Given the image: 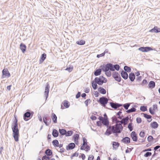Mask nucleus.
<instances>
[{
    "label": "nucleus",
    "instance_id": "obj_1",
    "mask_svg": "<svg viewBox=\"0 0 160 160\" xmlns=\"http://www.w3.org/2000/svg\"><path fill=\"white\" fill-rule=\"evenodd\" d=\"M108 128L104 134L107 136H109L112 133L117 132L120 133L123 129V127L120 124H116L114 125L107 127Z\"/></svg>",
    "mask_w": 160,
    "mask_h": 160
},
{
    "label": "nucleus",
    "instance_id": "obj_2",
    "mask_svg": "<svg viewBox=\"0 0 160 160\" xmlns=\"http://www.w3.org/2000/svg\"><path fill=\"white\" fill-rule=\"evenodd\" d=\"M15 120L12 124V128L13 132L12 136L16 142H18L19 140V129L18 128V119L15 115Z\"/></svg>",
    "mask_w": 160,
    "mask_h": 160
},
{
    "label": "nucleus",
    "instance_id": "obj_3",
    "mask_svg": "<svg viewBox=\"0 0 160 160\" xmlns=\"http://www.w3.org/2000/svg\"><path fill=\"white\" fill-rule=\"evenodd\" d=\"M83 143L81 144L80 149L81 150H85L86 152H88L90 150V146L88 145L87 140L85 138H83Z\"/></svg>",
    "mask_w": 160,
    "mask_h": 160
},
{
    "label": "nucleus",
    "instance_id": "obj_4",
    "mask_svg": "<svg viewBox=\"0 0 160 160\" xmlns=\"http://www.w3.org/2000/svg\"><path fill=\"white\" fill-rule=\"evenodd\" d=\"M112 64L111 63H108L106 64H103L100 66V68H102L103 72L108 71L109 70L112 71Z\"/></svg>",
    "mask_w": 160,
    "mask_h": 160
},
{
    "label": "nucleus",
    "instance_id": "obj_5",
    "mask_svg": "<svg viewBox=\"0 0 160 160\" xmlns=\"http://www.w3.org/2000/svg\"><path fill=\"white\" fill-rule=\"evenodd\" d=\"M107 81V79L102 76H100L99 78L96 77L94 79L95 82L99 85H102L103 83L106 82Z\"/></svg>",
    "mask_w": 160,
    "mask_h": 160
},
{
    "label": "nucleus",
    "instance_id": "obj_6",
    "mask_svg": "<svg viewBox=\"0 0 160 160\" xmlns=\"http://www.w3.org/2000/svg\"><path fill=\"white\" fill-rule=\"evenodd\" d=\"M98 102L104 108H106V105L108 103V100L106 97L102 96L99 98V99L98 100Z\"/></svg>",
    "mask_w": 160,
    "mask_h": 160
},
{
    "label": "nucleus",
    "instance_id": "obj_7",
    "mask_svg": "<svg viewBox=\"0 0 160 160\" xmlns=\"http://www.w3.org/2000/svg\"><path fill=\"white\" fill-rule=\"evenodd\" d=\"M33 114V112H31L28 110L23 115L24 120L26 121H28L32 117Z\"/></svg>",
    "mask_w": 160,
    "mask_h": 160
},
{
    "label": "nucleus",
    "instance_id": "obj_8",
    "mask_svg": "<svg viewBox=\"0 0 160 160\" xmlns=\"http://www.w3.org/2000/svg\"><path fill=\"white\" fill-rule=\"evenodd\" d=\"M112 77L115 80L120 82L121 81V78L120 77V74L117 72H113L112 73Z\"/></svg>",
    "mask_w": 160,
    "mask_h": 160
},
{
    "label": "nucleus",
    "instance_id": "obj_9",
    "mask_svg": "<svg viewBox=\"0 0 160 160\" xmlns=\"http://www.w3.org/2000/svg\"><path fill=\"white\" fill-rule=\"evenodd\" d=\"M10 76V73L7 69H4L2 71V78H4L6 77L8 78Z\"/></svg>",
    "mask_w": 160,
    "mask_h": 160
},
{
    "label": "nucleus",
    "instance_id": "obj_10",
    "mask_svg": "<svg viewBox=\"0 0 160 160\" xmlns=\"http://www.w3.org/2000/svg\"><path fill=\"white\" fill-rule=\"evenodd\" d=\"M138 50L143 52H147L152 50V48L149 47H142L138 48Z\"/></svg>",
    "mask_w": 160,
    "mask_h": 160
},
{
    "label": "nucleus",
    "instance_id": "obj_11",
    "mask_svg": "<svg viewBox=\"0 0 160 160\" xmlns=\"http://www.w3.org/2000/svg\"><path fill=\"white\" fill-rule=\"evenodd\" d=\"M130 136L131 137L132 140L134 142H137L138 140V138L137 134L135 131H132L130 134Z\"/></svg>",
    "mask_w": 160,
    "mask_h": 160
},
{
    "label": "nucleus",
    "instance_id": "obj_12",
    "mask_svg": "<svg viewBox=\"0 0 160 160\" xmlns=\"http://www.w3.org/2000/svg\"><path fill=\"white\" fill-rule=\"evenodd\" d=\"M49 91V84L47 83L46 85L44 92V95L46 98V100L48 98V93Z\"/></svg>",
    "mask_w": 160,
    "mask_h": 160
},
{
    "label": "nucleus",
    "instance_id": "obj_13",
    "mask_svg": "<svg viewBox=\"0 0 160 160\" xmlns=\"http://www.w3.org/2000/svg\"><path fill=\"white\" fill-rule=\"evenodd\" d=\"M75 147V144L72 142L69 143L68 145L66 146V149L67 150H69L74 149Z\"/></svg>",
    "mask_w": 160,
    "mask_h": 160
},
{
    "label": "nucleus",
    "instance_id": "obj_14",
    "mask_svg": "<svg viewBox=\"0 0 160 160\" xmlns=\"http://www.w3.org/2000/svg\"><path fill=\"white\" fill-rule=\"evenodd\" d=\"M121 74L122 77L124 79L126 80L128 78V76L127 72L122 70L121 72Z\"/></svg>",
    "mask_w": 160,
    "mask_h": 160
},
{
    "label": "nucleus",
    "instance_id": "obj_15",
    "mask_svg": "<svg viewBox=\"0 0 160 160\" xmlns=\"http://www.w3.org/2000/svg\"><path fill=\"white\" fill-rule=\"evenodd\" d=\"M121 142L125 144H128L130 142V139L129 137H126L122 139Z\"/></svg>",
    "mask_w": 160,
    "mask_h": 160
},
{
    "label": "nucleus",
    "instance_id": "obj_16",
    "mask_svg": "<svg viewBox=\"0 0 160 160\" xmlns=\"http://www.w3.org/2000/svg\"><path fill=\"white\" fill-rule=\"evenodd\" d=\"M102 123L104 125L108 127L109 124L108 118H104L102 120Z\"/></svg>",
    "mask_w": 160,
    "mask_h": 160
},
{
    "label": "nucleus",
    "instance_id": "obj_17",
    "mask_svg": "<svg viewBox=\"0 0 160 160\" xmlns=\"http://www.w3.org/2000/svg\"><path fill=\"white\" fill-rule=\"evenodd\" d=\"M149 31L152 32H160V28L156 26H155L153 28L150 30Z\"/></svg>",
    "mask_w": 160,
    "mask_h": 160
},
{
    "label": "nucleus",
    "instance_id": "obj_18",
    "mask_svg": "<svg viewBox=\"0 0 160 160\" xmlns=\"http://www.w3.org/2000/svg\"><path fill=\"white\" fill-rule=\"evenodd\" d=\"M155 82L152 81H151L149 82L148 84V88H149L152 89L155 88Z\"/></svg>",
    "mask_w": 160,
    "mask_h": 160
},
{
    "label": "nucleus",
    "instance_id": "obj_19",
    "mask_svg": "<svg viewBox=\"0 0 160 160\" xmlns=\"http://www.w3.org/2000/svg\"><path fill=\"white\" fill-rule=\"evenodd\" d=\"M46 58V54L45 53L42 54L39 60V64H41L43 62Z\"/></svg>",
    "mask_w": 160,
    "mask_h": 160
},
{
    "label": "nucleus",
    "instance_id": "obj_20",
    "mask_svg": "<svg viewBox=\"0 0 160 160\" xmlns=\"http://www.w3.org/2000/svg\"><path fill=\"white\" fill-rule=\"evenodd\" d=\"M150 126L152 128L155 129L158 128V124L157 122L153 121L151 123Z\"/></svg>",
    "mask_w": 160,
    "mask_h": 160
},
{
    "label": "nucleus",
    "instance_id": "obj_21",
    "mask_svg": "<svg viewBox=\"0 0 160 160\" xmlns=\"http://www.w3.org/2000/svg\"><path fill=\"white\" fill-rule=\"evenodd\" d=\"M102 70V68L96 69L94 72V75L95 76H98L101 74Z\"/></svg>",
    "mask_w": 160,
    "mask_h": 160
},
{
    "label": "nucleus",
    "instance_id": "obj_22",
    "mask_svg": "<svg viewBox=\"0 0 160 160\" xmlns=\"http://www.w3.org/2000/svg\"><path fill=\"white\" fill-rule=\"evenodd\" d=\"M128 77H129L130 80L131 82H133L135 79V76L134 73L131 72L129 74V75Z\"/></svg>",
    "mask_w": 160,
    "mask_h": 160
},
{
    "label": "nucleus",
    "instance_id": "obj_23",
    "mask_svg": "<svg viewBox=\"0 0 160 160\" xmlns=\"http://www.w3.org/2000/svg\"><path fill=\"white\" fill-rule=\"evenodd\" d=\"M20 48L23 53H24L26 51V47L24 44L21 43L20 45Z\"/></svg>",
    "mask_w": 160,
    "mask_h": 160
},
{
    "label": "nucleus",
    "instance_id": "obj_24",
    "mask_svg": "<svg viewBox=\"0 0 160 160\" xmlns=\"http://www.w3.org/2000/svg\"><path fill=\"white\" fill-rule=\"evenodd\" d=\"M98 90L100 93L103 94H105L106 92V90L102 87H99Z\"/></svg>",
    "mask_w": 160,
    "mask_h": 160
},
{
    "label": "nucleus",
    "instance_id": "obj_25",
    "mask_svg": "<svg viewBox=\"0 0 160 160\" xmlns=\"http://www.w3.org/2000/svg\"><path fill=\"white\" fill-rule=\"evenodd\" d=\"M112 71H114L115 70H116L117 71H118L120 69V66L118 64H115V65H113L112 64Z\"/></svg>",
    "mask_w": 160,
    "mask_h": 160
},
{
    "label": "nucleus",
    "instance_id": "obj_26",
    "mask_svg": "<svg viewBox=\"0 0 160 160\" xmlns=\"http://www.w3.org/2000/svg\"><path fill=\"white\" fill-rule=\"evenodd\" d=\"M52 117L53 123H56L57 122V117L54 113H52Z\"/></svg>",
    "mask_w": 160,
    "mask_h": 160
},
{
    "label": "nucleus",
    "instance_id": "obj_27",
    "mask_svg": "<svg viewBox=\"0 0 160 160\" xmlns=\"http://www.w3.org/2000/svg\"><path fill=\"white\" fill-rule=\"evenodd\" d=\"M59 132L60 134H61L60 137H61L62 135H65L66 132V130L64 129H59Z\"/></svg>",
    "mask_w": 160,
    "mask_h": 160
},
{
    "label": "nucleus",
    "instance_id": "obj_28",
    "mask_svg": "<svg viewBox=\"0 0 160 160\" xmlns=\"http://www.w3.org/2000/svg\"><path fill=\"white\" fill-rule=\"evenodd\" d=\"M58 132L56 129H53L52 132V135L54 137H57L58 135Z\"/></svg>",
    "mask_w": 160,
    "mask_h": 160
},
{
    "label": "nucleus",
    "instance_id": "obj_29",
    "mask_svg": "<svg viewBox=\"0 0 160 160\" xmlns=\"http://www.w3.org/2000/svg\"><path fill=\"white\" fill-rule=\"evenodd\" d=\"M119 143L118 142H113L112 143V147L113 148L117 149L119 145Z\"/></svg>",
    "mask_w": 160,
    "mask_h": 160
},
{
    "label": "nucleus",
    "instance_id": "obj_30",
    "mask_svg": "<svg viewBox=\"0 0 160 160\" xmlns=\"http://www.w3.org/2000/svg\"><path fill=\"white\" fill-rule=\"evenodd\" d=\"M121 110L122 109H121L116 114V116H118V118L120 119H122V118H123V116L122 115L121 116V114L122 113Z\"/></svg>",
    "mask_w": 160,
    "mask_h": 160
},
{
    "label": "nucleus",
    "instance_id": "obj_31",
    "mask_svg": "<svg viewBox=\"0 0 160 160\" xmlns=\"http://www.w3.org/2000/svg\"><path fill=\"white\" fill-rule=\"evenodd\" d=\"M45 153L48 156H50L52 155V152L51 150L48 149L46 150Z\"/></svg>",
    "mask_w": 160,
    "mask_h": 160
},
{
    "label": "nucleus",
    "instance_id": "obj_32",
    "mask_svg": "<svg viewBox=\"0 0 160 160\" xmlns=\"http://www.w3.org/2000/svg\"><path fill=\"white\" fill-rule=\"evenodd\" d=\"M62 104L66 108H69L70 106L69 102L67 100L64 101L62 102Z\"/></svg>",
    "mask_w": 160,
    "mask_h": 160
},
{
    "label": "nucleus",
    "instance_id": "obj_33",
    "mask_svg": "<svg viewBox=\"0 0 160 160\" xmlns=\"http://www.w3.org/2000/svg\"><path fill=\"white\" fill-rule=\"evenodd\" d=\"M122 120V123L124 122H129V117L128 116L122 118L121 119Z\"/></svg>",
    "mask_w": 160,
    "mask_h": 160
},
{
    "label": "nucleus",
    "instance_id": "obj_34",
    "mask_svg": "<svg viewBox=\"0 0 160 160\" xmlns=\"http://www.w3.org/2000/svg\"><path fill=\"white\" fill-rule=\"evenodd\" d=\"M110 104L111 107L113 108H114L115 109H116L118 108L117 103L110 102Z\"/></svg>",
    "mask_w": 160,
    "mask_h": 160
},
{
    "label": "nucleus",
    "instance_id": "obj_35",
    "mask_svg": "<svg viewBox=\"0 0 160 160\" xmlns=\"http://www.w3.org/2000/svg\"><path fill=\"white\" fill-rule=\"evenodd\" d=\"M134 107H135V106H134V107H132L131 109H128L126 111V112L128 113H130L131 112H133L136 111V109Z\"/></svg>",
    "mask_w": 160,
    "mask_h": 160
},
{
    "label": "nucleus",
    "instance_id": "obj_36",
    "mask_svg": "<svg viewBox=\"0 0 160 160\" xmlns=\"http://www.w3.org/2000/svg\"><path fill=\"white\" fill-rule=\"evenodd\" d=\"M53 145L55 147H58V145L59 142L57 140H53L52 142Z\"/></svg>",
    "mask_w": 160,
    "mask_h": 160
},
{
    "label": "nucleus",
    "instance_id": "obj_37",
    "mask_svg": "<svg viewBox=\"0 0 160 160\" xmlns=\"http://www.w3.org/2000/svg\"><path fill=\"white\" fill-rule=\"evenodd\" d=\"M92 86L94 90H96L97 88V83L95 82L94 80L92 82Z\"/></svg>",
    "mask_w": 160,
    "mask_h": 160
},
{
    "label": "nucleus",
    "instance_id": "obj_38",
    "mask_svg": "<svg viewBox=\"0 0 160 160\" xmlns=\"http://www.w3.org/2000/svg\"><path fill=\"white\" fill-rule=\"evenodd\" d=\"M47 120L48 121V122H46V123H45V124L47 126H48L51 122V118H50V117L48 116V115L47 118Z\"/></svg>",
    "mask_w": 160,
    "mask_h": 160
},
{
    "label": "nucleus",
    "instance_id": "obj_39",
    "mask_svg": "<svg viewBox=\"0 0 160 160\" xmlns=\"http://www.w3.org/2000/svg\"><path fill=\"white\" fill-rule=\"evenodd\" d=\"M124 71H125L126 72H130L131 71V68L130 67L127 66H125L124 67Z\"/></svg>",
    "mask_w": 160,
    "mask_h": 160
},
{
    "label": "nucleus",
    "instance_id": "obj_40",
    "mask_svg": "<svg viewBox=\"0 0 160 160\" xmlns=\"http://www.w3.org/2000/svg\"><path fill=\"white\" fill-rule=\"evenodd\" d=\"M144 117L148 119H149L152 118V116L150 115H148L146 113H142Z\"/></svg>",
    "mask_w": 160,
    "mask_h": 160
},
{
    "label": "nucleus",
    "instance_id": "obj_41",
    "mask_svg": "<svg viewBox=\"0 0 160 160\" xmlns=\"http://www.w3.org/2000/svg\"><path fill=\"white\" fill-rule=\"evenodd\" d=\"M140 110L142 112H145L147 110V107L145 106H142L140 107Z\"/></svg>",
    "mask_w": 160,
    "mask_h": 160
},
{
    "label": "nucleus",
    "instance_id": "obj_42",
    "mask_svg": "<svg viewBox=\"0 0 160 160\" xmlns=\"http://www.w3.org/2000/svg\"><path fill=\"white\" fill-rule=\"evenodd\" d=\"M76 43L80 45H84L85 43V41H77Z\"/></svg>",
    "mask_w": 160,
    "mask_h": 160
},
{
    "label": "nucleus",
    "instance_id": "obj_43",
    "mask_svg": "<svg viewBox=\"0 0 160 160\" xmlns=\"http://www.w3.org/2000/svg\"><path fill=\"white\" fill-rule=\"evenodd\" d=\"M73 132L72 131H68L67 132L66 131L65 136L67 137L70 136L73 134Z\"/></svg>",
    "mask_w": 160,
    "mask_h": 160
},
{
    "label": "nucleus",
    "instance_id": "obj_44",
    "mask_svg": "<svg viewBox=\"0 0 160 160\" xmlns=\"http://www.w3.org/2000/svg\"><path fill=\"white\" fill-rule=\"evenodd\" d=\"M132 123L130 122L128 125V128L130 131H132L133 129V127L132 126Z\"/></svg>",
    "mask_w": 160,
    "mask_h": 160
},
{
    "label": "nucleus",
    "instance_id": "obj_45",
    "mask_svg": "<svg viewBox=\"0 0 160 160\" xmlns=\"http://www.w3.org/2000/svg\"><path fill=\"white\" fill-rule=\"evenodd\" d=\"M130 105V103H127L123 105V107L124 108L126 109L127 110Z\"/></svg>",
    "mask_w": 160,
    "mask_h": 160
},
{
    "label": "nucleus",
    "instance_id": "obj_46",
    "mask_svg": "<svg viewBox=\"0 0 160 160\" xmlns=\"http://www.w3.org/2000/svg\"><path fill=\"white\" fill-rule=\"evenodd\" d=\"M118 117L117 118L115 116H114L112 118V122L114 123H116L118 120Z\"/></svg>",
    "mask_w": 160,
    "mask_h": 160
},
{
    "label": "nucleus",
    "instance_id": "obj_47",
    "mask_svg": "<svg viewBox=\"0 0 160 160\" xmlns=\"http://www.w3.org/2000/svg\"><path fill=\"white\" fill-rule=\"evenodd\" d=\"M91 102V101L90 100V99H89L86 100L85 102L84 103L85 104L86 106V107L88 106V103H90Z\"/></svg>",
    "mask_w": 160,
    "mask_h": 160
},
{
    "label": "nucleus",
    "instance_id": "obj_48",
    "mask_svg": "<svg viewBox=\"0 0 160 160\" xmlns=\"http://www.w3.org/2000/svg\"><path fill=\"white\" fill-rule=\"evenodd\" d=\"M42 160H50V158L46 155L43 156L42 158Z\"/></svg>",
    "mask_w": 160,
    "mask_h": 160
},
{
    "label": "nucleus",
    "instance_id": "obj_49",
    "mask_svg": "<svg viewBox=\"0 0 160 160\" xmlns=\"http://www.w3.org/2000/svg\"><path fill=\"white\" fill-rule=\"evenodd\" d=\"M79 138V135L78 134H76L73 136V138L74 140H78Z\"/></svg>",
    "mask_w": 160,
    "mask_h": 160
},
{
    "label": "nucleus",
    "instance_id": "obj_50",
    "mask_svg": "<svg viewBox=\"0 0 160 160\" xmlns=\"http://www.w3.org/2000/svg\"><path fill=\"white\" fill-rule=\"evenodd\" d=\"M105 74L108 77H110L111 75V72L110 71H108L104 72Z\"/></svg>",
    "mask_w": 160,
    "mask_h": 160
},
{
    "label": "nucleus",
    "instance_id": "obj_51",
    "mask_svg": "<svg viewBox=\"0 0 160 160\" xmlns=\"http://www.w3.org/2000/svg\"><path fill=\"white\" fill-rule=\"evenodd\" d=\"M106 53V51H105L104 52L100 54H98L97 56V57L98 58H99L100 57L104 56L105 55V54Z\"/></svg>",
    "mask_w": 160,
    "mask_h": 160
},
{
    "label": "nucleus",
    "instance_id": "obj_52",
    "mask_svg": "<svg viewBox=\"0 0 160 160\" xmlns=\"http://www.w3.org/2000/svg\"><path fill=\"white\" fill-rule=\"evenodd\" d=\"M152 155V153L151 152H147L146 153L144 154V156L145 157H148Z\"/></svg>",
    "mask_w": 160,
    "mask_h": 160
},
{
    "label": "nucleus",
    "instance_id": "obj_53",
    "mask_svg": "<svg viewBox=\"0 0 160 160\" xmlns=\"http://www.w3.org/2000/svg\"><path fill=\"white\" fill-rule=\"evenodd\" d=\"M145 135V133L144 131H142L139 133V136L142 138H143Z\"/></svg>",
    "mask_w": 160,
    "mask_h": 160
},
{
    "label": "nucleus",
    "instance_id": "obj_54",
    "mask_svg": "<svg viewBox=\"0 0 160 160\" xmlns=\"http://www.w3.org/2000/svg\"><path fill=\"white\" fill-rule=\"evenodd\" d=\"M149 112L152 115H154L155 114L154 110L152 109V108L150 107L149 108Z\"/></svg>",
    "mask_w": 160,
    "mask_h": 160
},
{
    "label": "nucleus",
    "instance_id": "obj_55",
    "mask_svg": "<svg viewBox=\"0 0 160 160\" xmlns=\"http://www.w3.org/2000/svg\"><path fill=\"white\" fill-rule=\"evenodd\" d=\"M72 67H67L65 69V70L68 71L69 72H70L72 71Z\"/></svg>",
    "mask_w": 160,
    "mask_h": 160
},
{
    "label": "nucleus",
    "instance_id": "obj_56",
    "mask_svg": "<svg viewBox=\"0 0 160 160\" xmlns=\"http://www.w3.org/2000/svg\"><path fill=\"white\" fill-rule=\"evenodd\" d=\"M48 115H45L44 116L42 117L43 118V122L45 124V123H46L45 122H48V121L47 120V118Z\"/></svg>",
    "mask_w": 160,
    "mask_h": 160
},
{
    "label": "nucleus",
    "instance_id": "obj_57",
    "mask_svg": "<svg viewBox=\"0 0 160 160\" xmlns=\"http://www.w3.org/2000/svg\"><path fill=\"white\" fill-rule=\"evenodd\" d=\"M147 139L148 142H150L152 140H153L154 139V138L152 136L150 135L148 136Z\"/></svg>",
    "mask_w": 160,
    "mask_h": 160
},
{
    "label": "nucleus",
    "instance_id": "obj_58",
    "mask_svg": "<svg viewBox=\"0 0 160 160\" xmlns=\"http://www.w3.org/2000/svg\"><path fill=\"white\" fill-rule=\"evenodd\" d=\"M147 83V80L146 79H144L142 81V83H141V84L142 86H143V85L146 84Z\"/></svg>",
    "mask_w": 160,
    "mask_h": 160
},
{
    "label": "nucleus",
    "instance_id": "obj_59",
    "mask_svg": "<svg viewBox=\"0 0 160 160\" xmlns=\"http://www.w3.org/2000/svg\"><path fill=\"white\" fill-rule=\"evenodd\" d=\"M136 121L137 123H140L142 122V120L141 118H136Z\"/></svg>",
    "mask_w": 160,
    "mask_h": 160
},
{
    "label": "nucleus",
    "instance_id": "obj_60",
    "mask_svg": "<svg viewBox=\"0 0 160 160\" xmlns=\"http://www.w3.org/2000/svg\"><path fill=\"white\" fill-rule=\"evenodd\" d=\"M116 124H120L122 125V120H119L118 119L117 120V121L116 123H115Z\"/></svg>",
    "mask_w": 160,
    "mask_h": 160
},
{
    "label": "nucleus",
    "instance_id": "obj_61",
    "mask_svg": "<svg viewBox=\"0 0 160 160\" xmlns=\"http://www.w3.org/2000/svg\"><path fill=\"white\" fill-rule=\"evenodd\" d=\"M94 158V156L92 155H90L88 157V160H93Z\"/></svg>",
    "mask_w": 160,
    "mask_h": 160
},
{
    "label": "nucleus",
    "instance_id": "obj_62",
    "mask_svg": "<svg viewBox=\"0 0 160 160\" xmlns=\"http://www.w3.org/2000/svg\"><path fill=\"white\" fill-rule=\"evenodd\" d=\"M81 96V92H78L76 95V98L77 99L78 98Z\"/></svg>",
    "mask_w": 160,
    "mask_h": 160
},
{
    "label": "nucleus",
    "instance_id": "obj_63",
    "mask_svg": "<svg viewBox=\"0 0 160 160\" xmlns=\"http://www.w3.org/2000/svg\"><path fill=\"white\" fill-rule=\"evenodd\" d=\"M97 125L98 126H101L102 125V123L100 121H98L96 122Z\"/></svg>",
    "mask_w": 160,
    "mask_h": 160
},
{
    "label": "nucleus",
    "instance_id": "obj_64",
    "mask_svg": "<svg viewBox=\"0 0 160 160\" xmlns=\"http://www.w3.org/2000/svg\"><path fill=\"white\" fill-rule=\"evenodd\" d=\"M90 118L92 120H95L97 119V117L94 115H92L90 117Z\"/></svg>",
    "mask_w": 160,
    "mask_h": 160
}]
</instances>
